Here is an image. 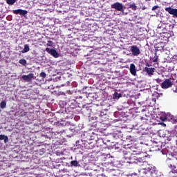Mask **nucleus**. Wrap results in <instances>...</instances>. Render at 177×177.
Returning <instances> with one entry per match:
<instances>
[{"mask_svg": "<svg viewBox=\"0 0 177 177\" xmlns=\"http://www.w3.org/2000/svg\"><path fill=\"white\" fill-rule=\"evenodd\" d=\"M142 154H143V152L141 153H133L131 155L126 154L124 156L125 162L128 164H139V162H143L145 157Z\"/></svg>", "mask_w": 177, "mask_h": 177, "instance_id": "nucleus-1", "label": "nucleus"}, {"mask_svg": "<svg viewBox=\"0 0 177 177\" xmlns=\"http://www.w3.org/2000/svg\"><path fill=\"white\" fill-rule=\"evenodd\" d=\"M139 174L141 177H156L157 176V169L156 167L148 165L146 168L139 170Z\"/></svg>", "mask_w": 177, "mask_h": 177, "instance_id": "nucleus-2", "label": "nucleus"}, {"mask_svg": "<svg viewBox=\"0 0 177 177\" xmlns=\"http://www.w3.org/2000/svg\"><path fill=\"white\" fill-rule=\"evenodd\" d=\"M21 78L22 80H24V81H26V82H32V80H37V77H35V75H34V73L24 75H22Z\"/></svg>", "mask_w": 177, "mask_h": 177, "instance_id": "nucleus-3", "label": "nucleus"}, {"mask_svg": "<svg viewBox=\"0 0 177 177\" xmlns=\"http://www.w3.org/2000/svg\"><path fill=\"white\" fill-rule=\"evenodd\" d=\"M172 85H174V82H172L171 79H167L161 84V88H162V89H168V88H171Z\"/></svg>", "mask_w": 177, "mask_h": 177, "instance_id": "nucleus-4", "label": "nucleus"}, {"mask_svg": "<svg viewBox=\"0 0 177 177\" xmlns=\"http://www.w3.org/2000/svg\"><path fill=\"white\" fill-rule=\"evenodd\" d=\"M130 50L133 56H139L140 55V48L136 45L131 46L130 47Z\"/></svg>", "mask_w": 177, "mask_h": 177, "instance_id": "nucleus-5", "label": "nucleus"}, {"mask_svg": "<svg viewBox=\"0 0 177 177\" xmlns=\"http://www.w3.org/2000/svg\"><path fill=\"white\" fill-rule=\"evenodd\" d=\"M112 9H115V10H118V12H124V5L122 3L116 2L111 5Z\"/></svg>", "mask_w": 177, "mask_h": 177, "instance_id": "nucleus-6", "label": "nucleus"}, {"mask_svg": "<svg viewBox=\"0 0 177 177\" xmlns=\"http://www.w3.org/2000/svg\"><path fill=\"white\" fill-rule=\"evenodd\" d=\"M165 10L166 12H168L169 15H173L172 17H174V19H177V9L176 8H172L171 7H167L165 8Z\"/></svg>", "mask_w": 177, "mask_h": 177, "instance_id": "nucleus-7", "label": "nucleus"}, {"mask_svg": "<svg viewBox=\"0 0 177 177\" xmlns=\"http://www.w3.org/2000/svg\"><path fill=\"white\" fill-rule=\"evenodd\" d=\"M169 168H170L171 171L169 172L168 176L177 177V170L175 169L176 167L175 166H172V165H169Z\"/></svg>", "mask_w": 177, "mask_h": 177, "instance_id": "nucleus-8", "label": "nucleus"}, {"mask_svg": "<svg viewBox=\"0 0 177 177\" xmlns=\"http://www.w3.org/2000/svg\"><path fill=\"white\" fill-rule=\"evenodd\" d=\"M160 120H162V121H165V120H167V121H171V120L175 121L176 119L174 115H172L170 113H168L167 114L165 113L163 116H161Z\"/></svg>", "mask_w": 177, "mask_h": 177, "instance_id": "nucleus-9", "label": "nucleus"}, {"mask_svg": "<svg viewBox=\"0 0 177 177\" xmlns=\"http://www.w3.org/2000/svg\"><path fill=\"white\" fill-rule=\"evenodd\" d=\"M46 51H47L48 53L51 55V56H53V57H55V58L59 57V53H57V51H56V50L53 48L50 49L49 48H46Z\"/></svg>", "mask_w": 177, "mask_h": 177, "instance_id": "nucleus-10", "label": "nucleus"}, {"mask_svg": "<svg viewBox=\"0 0 177 177\" xmlns=\"http://www.w3.org/2000/svg\"><path fill=\"white\" fill-rule=\"evenodd\" d=\"M153 149H154L156 151H160V150H162V142H153Z\"/></svg>", "mask_w": 177, "mask_h": 177, "instance_id": "nucleus-11", "label": "nucleus"}, {"mask_svg": "<svg viewBox=\"0 0 177 177\" xmlns=\"http://www.w3.org/2000/svg\"><path fill=\"white\" fill-rule=\"evenodd\" d=\"M12 12L15 15H20L21 16H26L28 13L27 10L22 9L13 10Z\"/></svg>", "mask_w": 177, "mask_h": 177, "instance_id": "nucleus-12", "label": "nucleus"}, {"mask_svg": "<svg viewBox=\"0 0 177 177\" xmlns=\"http://www.w3.org/2000/svg\"><path fill=\"white\" fill-rule=\"evenodd\" d=\"M154 68H149L147 66H146L144 68V71H145V73H147L150 76L153 75V73H154Z\"/></svg>", "mask_w": 177, "mask_h": 177, "instance_id": "nucleus-13", "label": "nucleus"}, {"mask_svg": "<svg viewBox=\"0 0 177 177\" xmlns=\"http://www.w3.org/2000/svg\"><path fill=\"white\" fill-rule=\"evenodd\" d=\"M130 73L133 75H136V66L133 64H130Z\"/></svg>", "mask_w": 177, "mask_h": 177, "instance_id": "nucleus-14", "label": "nucleus"}, {"mask_svg": "<svg viewBox=\"0 0 177 177\" xmlns=\"http://www.w3.org/2000/svg\"><path fill=\"white\" fill-rule=\"evenodd\" d=\"M0 140H4V143H8L9 142V138L8 136L0 135Z\"/></svg>", "mask_w": 177, "mask_h": 177, "instance_id": "nucleus-15", "label": "nucleus"}, {"mask_svg": "<svg viewBox=\"0 0 177 177\" xmlns=\"http://www.w3.org/2000/svg\"><path fill=\"white\" fill-rule=\"evenodd\" d=\"M21 52L22 53H27V52H30V46H28V44H25L24 48Z\"/></svg>", "mask_w": 177, "mask_h": 177, "instance_id": "nucleus-16", "label": "nucleus"}, {"mask_svg": "<svg viewBox=\"0 0 177 177\" xmlns=\"http://www.w3.org/2000/svg\"><path fill=\"white\" fill-rule=\"evenodd\" d=\"M121 97V93H118L117 92L115 91L113 93V98L115 99V100H118Z\"/></svg>", "mask_w": 177, "mask_h": 177, "instance_id": "nucleus-17", "label": "nucleus"}, {"mask_svg": "<svg viewBox=\"0 0 177 177\" xmlns=\"http://www.w3.org/2000/svg\"><path fill=\"white\" fill-rule=\"evenodd\" d=\"M130 9H132V10H136L138 9V6H136V4L135 3H131L129 6Z\"/></svg>", "mask_w": 177, "mask_h": 177, "instance_id": "nucleus-18", "label": "nucleus"}, {"mask_svg": "<svg viewBox=\"0 0 177 177\" xmlns=\"http://www.w3.org/2000/svg\"><path fill=\"white\" fill-rule=\"evenodd\" d=\"M17 0H6L8 5H15Z\"/></svg>", "mask_w": 177, "mask_h": 177, "instance_id": "nucleus-19", "label": "nucleus"}, {"mask_svg": "<svg viewBox=\"0 0 177 177\" xmlns=\"http://www.w3.org/2000/svg\"><path fill=\"white\" fill-rule=\"evenodd\" d=\"M0 107L1 109H5L6 107V101L3 100L1 103H0Z\"/></svg>", "mask_w": 177, "mask_h": 177, "instance_id": "nucleus-20", "label": "nucleus"}, {"mask_svg": "<svg viewBox=\"0 0 177 177\" xmlns=\"http://www.w3.org/2000/svg\"><path fill=\"white\" fill-rule=\"evenodd\" d=\"M72 167H78L79 162L77 160H73L71 162Z\"/></svg>", "mask_w": 177, "mask_h": 177, "instance_id": "nucleus-21", "label": "nucleus"}, {"mask_svg": "<svg viewBox=\"0 0 177 177\" xmlns=\"http://www.w3.org/2000/svg\"><path fill=\"white\" fill-rule=\"evenodd\" d=\"M19 63L22 64V66H26V64H27V61L24 59H21L19 61Z\"/></svg>", "mask_w": 177, "mask_h": 177, "instance_id": "nucleus-22", "label": "nucleus"}, {"mask_svg": "<svg viewBox=\"0 0 177 177\" xmlns=\"http://www.w3.org/2000/svg\"><path fill=\"white\" fill-rule=\"evenodd\" d=\"M97 114L99 117H103V115H106V113H104L103 111H98Z\"/></svg>", "mask_w": 177, "mask_h": 177, "instance_id": "nucleus-23", "label": "nucleus"}, {"mask_svg": "<svg viewBox=\"0 0 177 177\" xmlns=\"http://www.w3.org/2000/svg\"><path fill=\"white\" fill-rule=\"evenodd\" d=\"M158 60V55H157V54H155L154 58L153 59V62L157 63Z\"/></svg>", "mask_w": 177, "mask_h": 177, "instance_id": "nucleus-24", "label": "nucleus"}, {"mask_svg": "<svg viewBox=\"0 0 177 177\" xmlns=\"http://www.w3.org/2000/svg\"><path fill=\"white\" fill-rule=\"evenodd\" d=\"M40 77H41V78H46V73H45V72H41L39 75Z\"/></svg>", "mask_w": 177, "mask_h": 177, "instance_id": "nucleus-25", "label": "nucleus"}, {"mask_svg": "<svg viewBox=\"0 0 177 177\" xmlns=\"http://www.w3.org/2000/svg\"><path fill=\"white\" fill-rule=\"evenodd\" d=\"M47 46H53V41H48V42H47Z\"/></svg>", "mask_w": 177, "mask_h": 177, "instance_id": "nucleus-26", "label": "nucleus"}, {"mask_svg": "<svg viewBox=\"0 0 177 177\" xmlns=\"http://www.w3.org/2000/svg\"><path fill=\"white\" fill-rule=\"evenodd\" d=\"M167 140H165V143H167V142H171V140H172V137L171 136H169V137H166Z\"/></svg>", "mask_w": 177, "mask_h": 177, "instance_id": "nucleus-27", "label": "nucleus"}, {"mask_svg": "<svg viewBox=\"0 0 177 177\" xmlns=\"http://www.w3.org/2000/svg\"><path fill=\"white\" fill-rule=\"evenodd\" d=\"M158 6H154L153 8H152V10L154 11V10H157V9H158Z\"/></svg>", "mask_w": 177, "mask_h": 177, "instance_id": "nucleus-28", "label": "nucleus"}, {"mask_svg": "<svg viewBox=\"0 0 177 177\" xmlns=\"http://www.w3.org/2000/svg\"><path fill=\"white\" fill-rule=\"evenodd\" d=\"M88 88V87H86V86L83 88V92H84V93H86V88Z\"/></svg>", "mask_w": 177, "mask_h": 177, "instance_id": "nucleus-29", "label": "nucleus"}, {"mask_svg": "<svg viewBox=\"0 0 177 177\" xmlns=\"http://www.w3.org/2000/svg\"><path fill=\"white\" fill-rule=\"evenodd\" d=\"M156 82H158V83L161 82V79H157Z\"/></svg>", "mask_w": 177, "mask_h": 177, "instance_id": "nucleus-30", "label": "nucleus"}, {"mask_svg": "<svg viewBox=\"0 0 177 177\" xmlns=\"http://www.w3.org/2000/svg\"><path fill=\"white\" fill-rule=\"evenodd\" d=\"M65 125H66V127H68V125H70V122H66V124H65Z\"/></svg>", "mask_w": 177, "mask_h": 177, "instance_id": "nucleus-31", "label": "nucleus"}, {"mask_svg": "<svg viewBox=\"0 0 177 177\" xmlns=\"http://www.w3.org/2000/svg\"><path fill=\"white\" fill-rule=\"evenodd\" d=\"M97 177H104V176L102 174H99V175L97 176Z\"/></svg>", "mask_w": 177, "mask_h": 177, "instance_id": "nucleus-32", "label": "nucleus"}, {"mask_svg": "<svg viewBox=\"0 0 177 177\" xmlns=\"http://www.w3.org/2000/svg\"><path fill=\"white\" fill-rule=\"evenodd\" d=\"M69 130L71 131V132H74V129L70 128Z\"/></svg>", "mask_w": 177, "mask_h": 177, "instance_id": "nucleus-33", "label": "nucleus"}, {"mask_svg": "<svg viewBox=\"0 0 177 177\" xmlns=\"http://www.w3.org/2000/svg\"><path fill=\"white\" fill-rule=\"evenodd\" d=\"M89 95L93 97V93H90Z\"/></svg>", "mask_w": 177, "mask_h": 177, "instance_id": "nucleus-34", "label": "nucleus"}, {"mask_svg": "<svg viewBox=\"0 0 177 177\" xmlns=\"http://www.w3.org/2000/svg\"><path fill=\"white\" fill-rule=\"evenodd\" d=\"M162 154H165V153H164V149H162Z\"/></svg>", "mask_w": 177, "mask_h": 177, "instance_id": "nucleus-35", "label": "nucleus"}, {"mask_svg": "<svg viewBox=\"0 0 177 177\" xmlns=\"http://www.w3.org/2000/svg\"><path fill=\"white\" fill-rule=\"evenodd\" d=\"M174 92H176L177 93V88L175 91H174Z\"/></svg>", "mask_w": 177, "mask_h": 177, "instance_id": "nucleus-36", "label": "nucleus"}, {"mask_svg": "<svg viewBox=\"0 0 177 177\" xmlns=\"http://www.w3.org/2000/svg\"><path fill=\"white\" fill-rule=\"evenodd\" d=\"M147 2H149V1H150L151 0H145Z\"/></svg>", "mask_w": 177, "mask_h": 177, "instance_id": "nucleus-37", "label": "nucleus"}, {"mask_svg": "<svg viewBox=\"0 0 177 177\" xmlns=\"http://www.w3.org/2000/svg\"><path fill=\"white\" fill-rule=\"evenodd\" d=\"M1 54L0 53V58H1Z\"/></svg>", "mask_w": 177, "mask_h": 177, "instance_id": "nucleus-38", "label": "nucleus"}, {"mask_svg": "<svg viewBox=\"0 0 177 177\" xmlns=\"http://www.w3.org/2000/svg\"><path fill=\"white\" fill-rule=\"evenodd\" d=\"M147 66H149V64H147Z\"/></svg>", "mask_w": 177, "mask_h": 177, "instance_id": "nucleus-39", "label": "nucleus"}, {"mask_svg": "<svg viewBox=\"0 0 177 177\" xmlns=\"http://www.w3.org/2000/svg\"><path fill=\"white\" fill-rule=\"evenodd\" d=\"M0 113H1V109H0Z\"/></svg>", "mask_w": 177, "mask_h": 177, "instance_id": "nucleus-40", "label": "nucleus"}]
</instances>
